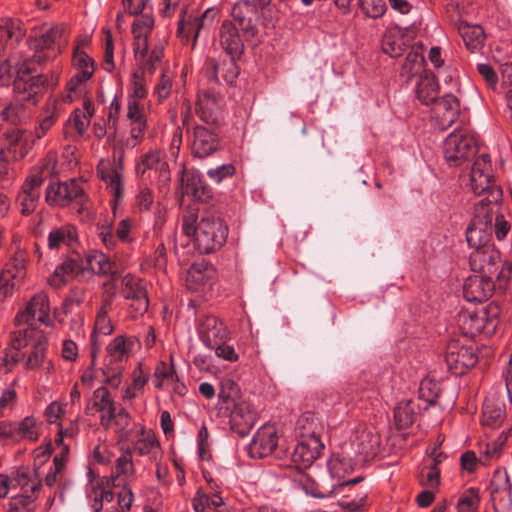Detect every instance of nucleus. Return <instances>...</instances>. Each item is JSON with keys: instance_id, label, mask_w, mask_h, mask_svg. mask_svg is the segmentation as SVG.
I'll return each instance as SVG.
<instances>
[{"instance_id": "bf43d9fd", "label": "nucleus", "mask_w": 512, "mask_h": 512, "mask_svg": "<svg viewBox=\"0 0 512 512\" xmlns=\"http://www.w3.org/2000/svg\"><path fill=\"white\" fill-rule=\"evenodd\" d=\"M424 64V57L419 48L413 47L406 55L401 68V75L411 77L421 71Z\"/></svg>"}, {"instance_id": "f3484780", "label": "nucleus", "mask_w": 512, "mask_h": 512, "mask_svg": "<svg viewBox=\"0 0 512 512\" xmlns=\"http://www.w3.org/2000/svg\"><path fill=\"white\" fill-rule=\"evenodd\" d=\"M278 445L277 429L272 424L262 425L248 447L250 457L262 459L271 455Z\"/></svg>"}, {"instance_id": "c9c22d12", "label": "nucleus", "mask_w": 512, "mask_h": 512, "mask_svg": "<svg viewBox=\"0 0 512 512\" xmlns=\"http://www.w3.org/2000/svg\"><path fill=\"white\" fill-rule=\"evenodd\" d=\"M15 481L23 491L22 495L14 498L16 504L27 505L37 498L42 485L36 475L31 476L28 472L24 471L18 472Z\"/></svg>"}, {"instance_id": "bb28decb", "label": "nucleus", "mask_w": 512, "mask_h": 512, "mask_svg": "<svg viewBox=\"0 0 512 512\" xmlns=\"http://www.w3.org/2000/svg\"><path fill=\"white\" fill-rule=\"evenodd\" d=\"M58 176L57 155L49 152L31 168L26 179L34 183V185L41 187L45 180H56Z\"/></svg>"}, {"instance_id": "6e6552de", "label": "nucleus", "mask_w": 512, "mask_h": 512, "mask_svg": "<svg viewBox=\"0 0 512 512\" xmlns=\"http://www.w3.org/2000/svg\"><path fill=\"white\" fill-rule=\"evenodd\" d=\"M133 340L124 335L116 336L106 347L102 374L104 382L111 388H118L122 382L124 365L129 358Z\"/></svg>"}, {"instance_id": "412c9836", "label": "nucleus", "mask_w": 512, "mask_h": 512, "mask_svg": "<svg viewBox=\"0 0 512 512\" xmlns=\"http://www.w3.org/2000/svg\"><path fill=\"white\" fill-rule=\"evenodd\" d=\"M496 282L495 279L475 273L464 282V298L469 302L486 301L492 296Z\"/></svg>"}, {"instance_id": "423d86ee", "label": "nucleus", "mask_w": 512, "mask_h": 512, "mask_svg": "<svg viewBox=\"0 0 512 512\" xmlns=\"http://www.w3.org/2000/svg\"><path fill=\"white\" fill-rule=\"evenodd\" d=\"M45 202L51 208H66L76 203L79 206V214L87 212L90 208V200L76 179L49 181L45 188Z\"/></svg>"}, {"instance_id": "ea45409f", "label": "nucleus", "mask_w": 512, "mask_h": 512, "mask_svg": "<svg viewBox=\"0 0 512 512\" xmlns=\"http://www.w3.org/2000/svg\"><path fill=\"white\" fill-rule=\"evenodd\" d=\"M439 93V84L437 78L433 74H425L421 76L416 86V95L419 101L424 105H430Z\"/></svg>"}, {"instance_id": "338daca9", "label": "nucleus", "mask_w": 512, "mask_h": 512, "mask_svg": "<svg viewBox=\"0 0 512 512\" xmlns=\"http://www.w3.org/2000/svg\"><path fill=\"white\" fill-rule=\"evenodd\" d=\"M382 47L383 51L389 56L393 58L399 57L406 50L405 39L403 36L385 35Z\"/></svg>"}, {"instance_id": "f704fd0d", "label": "nucleus", "mask_w": 512, "mask_h": 512, "mask_svg": "<svg viewBox=\"0 0 512 512\" xmlns=\"http://www.w3.org/2000/svg\"><path fill=\"white\" fill-rule=\"evenodd\" d=\"M192 507L195 512H231L229 505L218 494L209 495L201 488L192 499Z\"/></svg>"}, {"instance_id": "4468645a", "label": "nucleus", "mask_w": 512, "mask_h": 512, "mask_svg": "<svg viewBox=\"0 0 512 512\" xmlns=\"http://www.w3.org/2000/svg\"><path fill=\"white\" fill-rule=\"evenodd\" d=\"M223 97L213 88L199 90L196 101V114L206 124L219 127L222 120Z\"/></svg>"}, {"instance_id": "3c124183", "label": "nucleus", "mask_w": 512, "mask_h": 512, "mask_svg": "<svg viewBox=\"0 0 512 512\" xmlns=\"http://www.w3.org/2000/svg\"><path fill=\"white\" fill-rule=\"evenodd\" d=\"M415 416L416 413L411 400L399 402L394 409V420L398 429L409 428L414 423Z\"/></svg>"}, {"instance_id": "37998d69", "label": "nucleus", "mask_w": 512, "mask_h": 512, "mask_svg": "<svg viewBox=\"0 0 512 512\" xmlns=\"http://www.w3.org/2000/svg\"><path fill=\"white\" fill-rule=\"evenodd\" d=\"M111 405H114L113 396L105 386H101L93 391L91 399L86 407V413L91 415L99 413L102 415L111 407Z\"/></svg>"}, {"instance_id": "603ef678", "label": "nucleus", "mask_w": 512, "mask_h": 512, "mask_svg": "<svg viewBox=\"0 0 512 512\" xmlns=\"http://www.w3.org/2000/svg\"><path fill=\"white\" fill-rule=\"evenodd\" d=\"M73 67L76 69V73L82 75V79H91L94 71L93 59L78 46L74 49L72 58Z\"/></svg>"}, {"instance_id": "0eeeda50", "label": "nucleus", "mask_w": 512, "mask_h": 512, "mask_svg": "<svg viewBox=\"0 0 512 512\" xmlns=\"http://www.w3.org/2000/svg\"><path fill=\"white\" fill-rule=\"evenodd\" d=\"M499 306L489 303L475 310L461 311L457 316L458 326L464 336L474 338L479 334L492 335L499 323Z\"/></svg>"}, {"instance_id": "1a4fd4ad", "label": "nucleus", "mask_w": 512, "mask_h": 512, "mask_svg": "<svg viewBox=\"0 0 512 512\" xmlns=\"http://www.w3.org/2000/svg\"><path fill=\"white\" fill-rule=\"evenodd\" d=\"M65 33L66 28L63 25H43L29 39V45L34 54L27 61L41 64L55 58L61 53V41Z\"/></svg>"}, {"instance_id": "72a5a7b5", "label": "nucleus", "mask_w": 512, "mask_h": 512, "mask_svg": "<svg viewBox=\"0 0 512 512\" xmlns=\"http://www.w3.org/2000/svg\"><path fill=\"white\" fill-rule=\"evenodd\" d=\"M132 453L136 452L139 456H148L152 461H158L162 457V451L159 441L151 432H146L141 428L138 439L134 442Z\"/></svg>"}, {"instance_id": "680f3d73", "label": "nucleus", "mask_w": 512, "mask_h": 512, "mask_svg": "<svg viewBox=\"0 0 512 512\" xmlns=\"http://www.w3.org/2000/svg\"><path fill=\"white\" fill-rule=\"evenodd\" d=\"M440 384L430 378H424L419 385V398L427 402L428 405H434L440 395Z\"/></svg>"}, {"instance_id": "13d9d810", "label": "nucleus", "mask_w": 512, "mask_h": 512, "mask_svg": "<svg viewBox=\"0 0 512 512\" xmlns=\"http://www.w3.org/2000/svg\"><path fill=\"white\" fill-rule=\"evenodd\" d=\"M23 132L20 129L13 128L3 134L0 144V151L8 158H16L17 147L22 139Z\"/></svg>"}, {"instance_id": "39448f33", "label": "nucleus", "mask_w": 512, "mask_h": 512, "mask_svg": "<svg viewBox=\"0 0 512 512\" xmlns=\"http://www.w3.org/2000/svg\"><path fill=\"white\" fill-rule=\"evenodd\" d=\"M471 270L479 275L495 279L500 288L504 287L511 274V264L501 261L500 252L494 246L475 249L469 257Z\"/></svg>"}, {"instance_id": "e2e57ef3", "label": "nucleus", "mask_w": 512, "mask_h": 512, "mask_svg": "<svg viewBox=\"0 0 512 512\" xmlns=\"http://www.w3.org/2000/svg\"><path fill=\"white\" fill-rule=\"evenodd\" d=\"M93 275H110L114 279L116 275V264L108 256L99 251H93Z\"/></svg>"}, {"instance_id": "5fc2aeb1", "label": "nucleus", "mask_w": 512, "mask_h": 512, "mask_svg": "<svg viewBox=\"0 0 512 512\" xmlns=\"http://www.w3.org/2000/svg\"><path fill=\"white\" fill-rule=\"evenodd\" d=\"M505 419L504 407L495 403L485 402L482 413V424L491 428L499 427Z\"/></svg>"}, {"instance_id": "c03bdc74", "label": "nucleus", "mask_w": 512, "mask_h": 512, "mask_svg": "<svg viewBox=\"0 0 512 512\" xmlns=\"http://www.w3.org/2000/svg\"><path fill=\"white\" fill-rule=\"evenodd\" d=\"M14 441L35 442L39 438L37 420L33 416H27L21 421L13 422Z\"/></svg>"}, {"instance_id": "b1692460", "label": "nucleus", "mask_w": 512, "mask_h": 512, "mask_svg": "<svg viewBox=\"0 0 512 512\" xmlns=\"http://www.w3.org/2000/svg\"><path fill=\"white\" fill-rule=\"evenodd\" d=\"M215 280V270L205 262L194 263L188 270L186 286L193 292L211 289Z\"/></svg>"}, {"instance_id": "393cba45", "label": "nucleus", "mask_w": 512, "mask_h": 512, "mask_svg": "<svg viewBox=\"0 0 512 512\" xmlns=\"http://www.w3.org/2000/svg\"><path fill=\"white\" fill-rule=\"evenodd\" d=\"M489 491L494 502L499 501L503 507L512 506V484L506 469L497 468L494 471Z\"/></svg>"}, {"instance_id": "9d476101", "label": "nucleus", "mask_w": 512, "mask_h": 512, "mask_svg": "<svg viewBox=\"0 0 512 512\" xmlns=\"http://www.w3.org/2000/svg\"><path fill=\"white\" fill-rule=\"evenodd\" d=\"M96 173L113 196L112 202L116 205L122 201L125 194L124 152H121L118 157L101 159L97 164Z\"/></svg>"}, {"instance_id": "4be33fe9", "label": "nucleus", "mask_w": 512, "mask_h": 512, "mask_svg": "<svg viewBox=\"0 0 512 512\" xmlns=\"http://www.w3.org/2000/svg\"><path fill=\"white\" fill-rule=\"evenodd\" d=\"M186 12L182 10L180 19L178 21L177 35L183 39L188 40L189 36L193 34V46L201 29L212 25L216 15V11L212 8L206 9L201 16H188L185 19Z\"/></svg>"}, {"instance_id": "7ed1b4c3", "label": "nucleus", "mask_w": 512, "mask_h": 512, "mask_svg": "<svg viewBox=\"0 0 512 512\" xmlns=\"http://www.w3.org/2000/svg\"><path fill=\"white\" fill-rule=\"evenodd\" d=\"M32 64L25 60L17 69L16 77L13 80V100L1 109V116L5 121H13L20 108L36 105L45 87L49 84L47 76L31 75L34 70Z\"/></svg>"}, {"instance_id": "c85d7f7f", "label": "nucleus", "mask_w": 512, "mask_h": 512, "mask_svg": "<svg viewBox=\"0 0 512 512\" xmlns=\"http://www.w3.org/2000/svg\"><path fill=\"white\" fill-rule=\"evenodd\" d=\"M151 172H159L160 176L166 179L169 177L168 164L161 157L160 151L150 150L141 155L136 163L135 173L138 177H144L147 173L148 177H150Z\"/></svg>"}, {"instance_id": "dca6fc26", "label": "nucleus", "mask_w": 512, "mask_h": 512, "mask_svg": "<svg viewBox=\"0 0 512 512\" xmlns=\"http://www.w3.org/2000/svg\"><path fill=\"white\" fill-rule=\"evenodd\" d=\"M216 128L208 129L202 125L194 127L191 143V152L194 157L204 159L219 149L220 136Z\"/></svg>"}, {"instance_id": "864d4df0", "label": "nucleus", "mask_w": 512, "mask_h": 512, "mask_svg": "<svg viewBox=\"0 0 512 512\" xmlns=\"http://www.w3.org/2000/svg\"><path fill=\"white\" fill-rule=\"evenodd\" d=\"M122 454L116 459L115 473L117 477L131 480L135 477V467L132 459V449L129 446H121Z\"/></svg>"}, {"instance_id": "f257e3e1", "label": "nucleus", "mask_w": 512, "mask_h": 512, "mask_svg": "<svg viewBox=\"0 0 512 512\" xmlns=\"http://www.w3.org/2000/svg\"><path fill=\"white\" fill-rule=\"evenodd\" d=\"M470 185L476 195L483 196L474 205L473 218L466 229V240L471 248L479 249L490 244L492 220L496 217V201H502L503 192L495 183L490 156H478L471 168Z\"/></svg>"}, {"instance_id": "774afa93", "label": "nucleus", "mask_w": 512, "mask_h": 512, "mask_svg": "<svg viewBox=\"0 0 512 512\" xmlns=\"http://www.w3.org/2000/svg\"><path fill=\"white\" fill-rule=\"evenodd\" d=\"M367 496L366 490L358 491L355 494L347 495L346 497L350 500H342L339 505L346 512H363Z\"/></svg>"}, {"instance_id": "f8f14e48", "label": "nucleus", "mask_w": 512, "mask_h": 512, "mask_svg": "<svg viewBox=\"0 0 512 512\" xmlns=\"http://www.w3.org/2000/svg\"><path fill=\"white\" fill-rule=\"evenodd\" d=\"M445 361L448 369L460 376L477 364L478 356L472 345L462 344L460 340H451L446 347Z\"/></svg>"}, {"instance_id": "49530a36", "label": "nucleus", "mask_w": 512, "mask_h": 512, "mask_svg": "<svg viewBox=\"0 0 512 512\" xmlns=\"http://www.w3.org/2000/svg\"><path fill=\"white\" fill-rule=\"evenodd\" d=\"M461 37L467 49L477 52L484 46L485 34L479 25H463L459 29Z\"/></svg>"}, {"instance_id": "69168bd1", "label": "nucleus", "mask_w": 512, "mask_h": 512, "mask_svg": "<svg viewBox=\"0 0 512 512\" xmlns=\"http://www.w3.org/2000/svg\"><path fill=\"white\" fill-rule=\"evenodd\" d=\"M173 76L168 70H163L157 84L154 87V95L159 103L167 100L172 92Z\"/></svg>"}, {"instance_id": "6ab92c4d", "label": "nucleus", "mask_w": 512, "mask_h": 512, "mask_svg": "<svg viewBox=\"0 0 512 512\" xmlns=\"http://www.w3.org/2000/svg\"><path fill=\"white\" fill-rule=\"evenodd\" d=\"M197 330L200 340L208 348L227 341L229 338V331L226 325L215 315L201 316Z\"/></svg>"}, {"instance_id": "a19ab883", "label": "nucleus", "mask_w": 512, "mask_h": 512, "mask_svg": "<svg viewBox=\"0 0 512 512\" xmlns=\"http://www.w3.org/2000/svg\"><path fill=\"white\" fill-rule=\"evenodd\" d=\"M294 483L303 489L307 494L315 498H326L329 497L333 490H323L318 483H316L310 475H308L302 467H299L293 473Z\"/></svg>"}, {"instance_id": "2f4dec72", "label": "nucleus", "mask_w": 512, "mask_h": 512, "mask_svg": "<svg viewBox=\"0 0 512 512\" xmlns=\"http://www.w3.org/2000/svg\"><path fill=\"white\" fill-rule=\"evenodd\" d=\"M78 239L77 229L72 224L54 227L47 236V247L51 251H59L63 247H71Z\"/></svg>"}, {"instance_id": "cd10ccee", "label": "nucleus", "mask_w": 512, "mask_h": 512, "mask_svg": "<svg viewBox=\"0 0 512 512\" xmlns=\"http://www.w3.org/2000/svg\"><path fill=\"white\" fill-rule=\"evenodd\" d=\"M182 193L194 199L207 202L212 198V189L205 183L203 176L198 172H182Z\"/></svg>"}, {"instance_id": "5701e85b", "label": "nucleus", "mask_w": 512, "mask_h": 512, "mask_svg": "<svg viewBox=\"0 0 512 512\" xmlns=\"http://www.w3.org/2000/svg\"><path fill=\"white\" fill-rule=\"evenodd\" d=\"M257 421V413L246 401H239L231 407V429L241 437L246 436Z\"/></svg>"}, {"instance_id": "a878e982", "label": "nucleus", "mask_w": 512, "mask_h": 512, "mask_svg": "<svg viewBox=\"0 0 512 512\" xmlns=\"http://www.w3.org/2000/svg\"><path fill=\"white\" fill-rule=\"evenodd\" d=\"M239 30L241 29L229 20L223 21L219 30V43L227 55L231 57H240L244 51Z\"/></svg>"}, {"instance_id": "7c9ffc66", "label": "nucleus", "mask_w": 512, "mask_h": 512, "mask_svg": "<svg viewBox=\"0 0 512 512\" xmlns=\"http://www.w3.org/2000/svg\"><path fill=\"white\" fill-rule=\"evenodd\" d=\"M255 9L248 0L239 1L232 8V22L249 37H254L258 32L251 17L255 13Z\"/></svg>"}, {"instance_id": "8fccbe9b", "label": "nucleus", "mask_w": 512, "mask_h": 512, "mask_svg": "<svg viewBox=\"0 0 512 512\" xmlns=\"http://www.w3.org/2000/svg\"><path fill=\"white\" fill-rule=\"evenodd\" d=\"M69 276L76 279L75 263L74 259L71 258L56 266L53 274L48 278V283L52 287L59 288L66 284Z\"/></svg>"}, {"instance_id": "c756f323", "label": "nucleus", "mask_w": 512, "mask_h": 512, "mask_svg": "<svg viewBox=\"0 0 512 512\" xmlns=\"http://www.w3.org/2000/svg\"><path fill=\"white\" fill-rule=\"evenodd\" d=\"M26 276V255L23 251L15 253L6 268L0 273V280L3 285L11 286V294L14 292Z\"/></svg>"}, {"instance_id": "f03ea898", "label": "nucleus", "mask_w": 512, "mask_h": 512, "mask_svg": "<svg viewBox=\"0 0 512 512\" xmlns=\"http://www.w3.org/2000/svg\"><path fill=\"white\" fill-rule=\"evenodd\" d=\"M182 230L186 236L194 237V246L201 254L220 250L228 237V226L215 215L202 216L197 222V215L188 212L183 216Z\"/></svg>"}, {"instance_id": "473e14b6", "label": "nucleus", "mask_w": 512, "mask_h": 512, "mask_svg": "<svg viewBox=\"0 0 512 512\" xmlns=\"http://www.w3.org/2000/svg\"><path fill=\"white\" fill-rule=\"evenodd\" d=\"M41 196V187L25 179L16 201L20 206L22 215L27 216L35 212Z\"/></svg>"}, {"instance_id": "4d7b16f0", "label": "nucleus", "mask_w": 512, "mask_h": 512, "mask_svg": "<svg viewBox=\"0 0 512 512\" xmlns=\"http://www.w3.org/2000/svg\"><path fill=\"white\" fill-rule=\"evenodd\" d=\"M327 466L330 475L339 480L344 479L354 469L351 460L339 454L332 455Z\"/></svg>"}, {"instance_id": "6e6d98bb", "label": "nucleus", "mask_w": 512, "mask_h": 512, "mask_svg": "<svg viewBox=\"0 0 512 512\" xmlns=\"http://www.w3.org/2000/svg\"><path fill=\"white\" fill-rule=\"evenodd\" d=\"M419 484L428 489L438 490L441 483V471L435 464H425L418 474Z\"/></svg>"}, {"instance_id": "052dcab7", "label": "nucleus", "mask_w": 512, "mask_h": 512, "mask_svg": "<svg viewBox=\"0 0 512 512\" xmlns=\"http://www.w3.org/2000/svg\"><path fill=\"white\" fill-rule=\"evenodd\" d=\"M109 307L110 303L105 301L99 308L91 335L98 337V335L101 334L106 336L113 332V326L108 316Z\"/></svg>"}, {"instance_id": "2eb2a0df", "label": "nucleus", "mask_w": 512, "mask_h": 512, "mask_svg": "<svg viewBox=\"0 0 512 512\" xmlns=\"http://www.w3.org/2000/svg\"><path fill=\"white\" fill-rule=\"evenodd\" d=\"M121 294L125 299L131 300L130 308L133 317L143 315L149 307L147 290L141 279L126 274L121 278Z\"/></svg>"}, {"instance_id": "de8ad7c7", "label": "nucleus", "mask_w": 512, "mask_h": 512, "mask_svg": "<svg viewBox=\"0 0 512 512\" xmlns=\"http://www.w3.org/2000/svg\"><path fill=\"white\" fill-rule=\"evenodd\" d=\"M148 95L147 81L143 71H135L132 74L127 88V102L141 103Z\"/></svg>"}, {"instance_id": "a211bd4d", "label": "nucleus", "mask_w": 512, "mask_h": 512, "mask_svg": "<svg viewBox=\"0 0 512 512\" xmlns=\"http://www.w3.org/2000/svg\"><path fill=\"white\" fill-rule=\"evenodd\" d=\"M126 119L129 126V137L126 140V145L135 147L144 140L148 128L144 105L137 102H127Z\"/></svg>"}, {"instance_id": "09e8293b", "label": "nucleus", "mask_w": 512, "mask_h": 512, "mask_svg": "<svg viewBox=\"0 0 512 512\" xmlns=\"http://www.w3.org/2000/svg\"><path fill=\"white\" fill-rule=\"evenodd\" d=\"M218 397L220 403L230 409L235 403L241 401L238 384L230 378H223L220 382Z\"/></svg>"}, {"instance_id": "4c0bfd02", "label": "nucleus", "mask_w": 512, "mask_h": 512, "mask_svg": "<svg viewBox=\"0 0 512 512\" xmlns=\"http://www.w3.org/2000/svg\"><path fill=\"white\" fill-rule=\"evenodd\" d=\"M93 115V104L89 99H85L83 108L74 110L66 122V127L75 129L77 134L82 136L86 132Z\"/></svg>"}, {"instance_id": "58836bf2", "label": "nucleus", "mask_w": 512, "mask_h": 512, "mask_svg": "<svg viewBox=\"0 0 512 512\" xmlns=\"http://www.w3.org/2000/svg\"><path fill=\"white\" fill-rule=\"evenodd\" d=\"M30 346L31 351L25 362V368L35 370L42 366L46 357L48 339L44 332H36L35 340Z\"/></svg>"}, {"instance_id": "20e7f679", "label": "nucleus", "mask_w": 512, "mask_h": 512, "mask_svg": "<svg viewBox=\"0 0 512 512\" xmlns=\"http://www.w3.org/2000/svg\"><path fill=\"white\" fill-rule=\"evenodd\" d=\"M317 428L318 423L311 412L304 413L297 421L299 440L292 452L291 460L298 467H310L324 448Z\"/></svg>"}, {"instance_id": "9b49d317", "label": "nucleus", "mask_w": 512, "mask_h": 512, "mask_svg": "<svg viewBox=\"0 0 512 512\" xmlns=\"http://www.w3.org/2000/svg\"><path fill=\"white\" fill-rule=\"evenodd\" d=\"M476 139L465 130H455L444 141L443 155L451 167L461 166L476 154Z\"/></svg>"}, {"instance_id": "e433bc0d", "label": "nucleus", "mask_w": 512, "mask_h": 512, "mask_svg": "<svg viewBox=\"0 0 512 512\" xmlns=\"http://www.w3.org/2000/svg\"><path fill=\"white\" fill-rule=\"evenodd\" d=\"M25 35L22 23L18 19H0V47L12 46L18 43Z\"/></svg>"}, {"instance_id": "79ce46f5", "label": "nucleus", "mask_w": 512, "mask_h": 512, "mask_svg": "<svg viewBox=\"0 0 512 512\" xmlns=\"http://www.w3.org/2000/svg\"><path fill=\"white\" fill-rule=\"evenodd\" d=\"M294 483L303 489L307 494L315 498H326L329 497L333 490H323L318 483H316L310 475H308L302 467H299L293 473Z\"/></svg>"}, {"instance_id": "a18cd8bd", "label": "nucleus", "mask_w": 512, "mask_h": 512, "mask_svg": "<svg viewBox=\"0 0 512 512\" xmlns=\"http://www.w3.org/2000/svg\"><path fill=\"white\" fill-rule=\"evenodd\" d=\"M36 332L43 331L29 325L26 328L12 331L9 335L8 348L15 352H20L23 348L30 346L34 342Z\"/></svg>"}, {"instance_id": "0e129e2a", "label": "nucleus", "mask_w": 512, "mask_h": 512, "mask_svg": "<svg viewBox=\"0 0 512 512\" xmlns=\"http://www.w3.org/2000/svg\"><path fill=\"white\" fill-rule=\"evenodd\" d=\"M480 504V495L477 488H469L460 496L457 503L458 512H477Z\"/></svg>"}, {"instance_id": "ddd939ff", "label": "nucleus", "mask_w": 512, "mask_h": 512, "mask_svg": "<svg viewBox=\"0 0 512 512\" xmlns=\"http://www.w3.org/2000/svg\"><path fill=\"white\" fill-rule=\"evenodd\" d=\"M49 298L46 293L35 294L26 304L25 308L19 311L14 319L15 325L26 324L37 327V323L49 325L50 320Z\"/></svg>"}, {"instance_id": "aec40b11", "label": "nucleus", "mask_w": 512, "mask_h": 512, "mask_svg": "<svg viewBox=\"0 0 512 512\" xmlns=\"http://www.w3.org/2000/svg\"><path fill=\"white\" fill-rule=\"evenodd\" d=\"M432 116L441 130L448 129L458 118L460 103L456 96L446 94L432 102Z\"/></svg>"}]
</instances>
